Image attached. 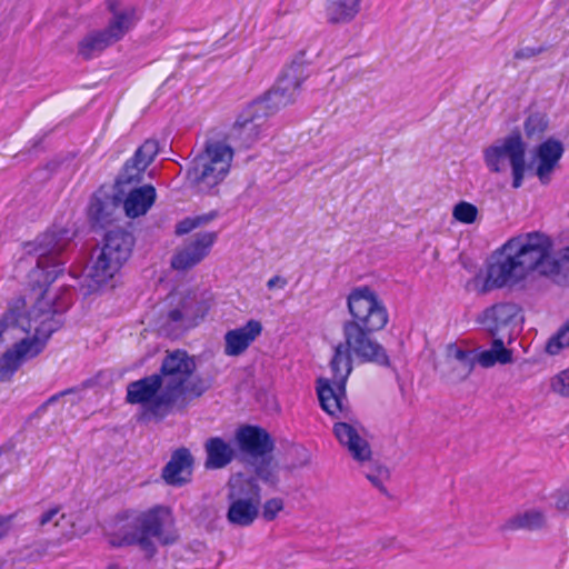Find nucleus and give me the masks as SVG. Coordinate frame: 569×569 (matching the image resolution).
<instances>
[{"label":"nucleus","instance_id":"1","mask_svg":"<svg viewBox=\"0 0 569 569\" xmlns=\"http://www.w3.org/2000/svg\"><path fill=\"white\" fill-rule=\"evenodd\" d=\"M351 316L342 323L343 341L335 347L330 361L332 377L317 380V395L321 408L332 417H347L343 409L346 382L352 371V355L362 362L390 367L386 349L373 333L388 323L389 315L382 300L369 286L353 288L347 297Z\"/></svg>","mask_w":569,"mask_h":569},{"label":"nucleus","instance_id":"2","mask_svg":"<svg viewBox=\"0 0 569 569\" xmlns=\"http://www.w3.org/2000/svg\"><path fill=\"white\" fill-rule=\"evenodd\" d=\"M73 233L67 228H54L41 234L34 244L37 254L36 267L29 272V286L37 295L33 306H39L36 311L37 320L32 319L34 335L31 339L41 341L43 348L53 332L58 331L64 323L62 311L69 306V300L62 297V303L49 305L44 301L47 288L63 272L67 261V249Z\"/></svg>","mask_w":569,"mask_h":569},{"label":"nucleus","instance_id":"3","mask_svg":"<svg viewBox=\"0 0 569 569\" xmlns=\"http://www.w3.org/2000/svg\"><path fill=\"white\" fill-rule=\"evenodd\" d=\"M172 526L171 511L163 506L142 512L124 511L114 518L107 533L108 542L113 548L137 546L146 558L151 559L157 553L156 541L169 546L178 540Z\"/></svg>","mask_w":569,"mask_h":569},{"label":"nucleus","instance_id":"4","mask_svg":"<svg viewBox=\"0 0 569 569\" xmlns=\"http://www.w3.org/2000/svg\"><path fill=\"white\" fill-rule=\"evenodd\" d=\"M194 357L183 349L168 350L157 376L163 390L154 405L159 413L184 410L193 399L200 398L211 387V380L196 373Z\"/></svg>","mask_w":569,"mask_h":569},{"label":"nucleus","instance_id":"5","mask_svg":"<svg viewBox=\"0 0 569 569\" xmlns=\"http://www.w3.org/2000/svg\"><path fill=\"white\" fill-rule=\"evenodd\" d=\"M233 148L224 140L207 139L187 169V179L199 191L209 192L228 176Z\"/></svg>","mask_w":569,"mask_h":569},{"label":"nucleus","instance_id":"6","mask_svg":"<svg viewBox=\"0 0 569 569\" xmlns=\"http://www.w3.org/2000/svg\"><path fill=\"white\" fill-rule=\"evenodd\" d=\"M233 148L224 140L207 139L187 169V179L199 191L209 192L228 176Z\"/></svg>","mask_w":569,"mask_h":569},{"label":"nucleus","instance_id":"7","mask_svg":"<svg viewBox=\"0 0 569 569\" xmlns=\"http://www.w3.org/2000/svg\"><path fill=\"white\" fill-rule=\"evenodd\" d=\"M119 0H107V9L112 13L107 27L89 31L77 47L78 56L91 60L107 48L120 41L137 23L139 18L133 7L119 8Z\"/></svg>","mask_w":569,"mask_h":569},{"label":"nucleus","instance_id":"8","mask_svg":"<svg viewBox=\"0 0 569 569\" xmlns=\"http://www.w3.org/2000/svg\"><path fill=\"white\" fill-rule=\"evenodd\" d=\"M136 239L122 228L106 232L102 247L89 268L88 277L97 284L107 283L130 258Z\"/></svg>","mask_w":569,"mask_h":569},{"label":"nucleus","instance_id":"9","mask_svg":"<svg viewBox=\"0 0 569 569\" xmlns=\"http://www.w3.org/2000/svg\"><path fill=\"white\" fill-rule=\"evenodd\" d=\"M505 250L516 252L528 273L560 274V261L551 253L552 241L543 233L530 232L512 238L505 243Z\"/></svg>","mask_w":569,"mask_h":569},{"label":"nucleus","instance_id":"10","mask_svg":"<svg viewBox=\"0 0 569 569\" xmlns=\"http://www.w3.org/2000/svg\"><path fill=\"white\" fill-rule=\"evenodd\" d=\"M167 311L161 315V331L167 336H177L198 326L210 309L209 301L194 293L182 296L172 292L166 299Z\"/></svg>","mask_w":569,"mask_h":569},{"label":"nucleus","instance_id":"11","mask_svg":"<svg viewBox=\"0 0 569 569\" xmlns=\"http://www.w3.org/2000/svg\"><path fill=\"white\" fill-rule=\"evenodd\" d=\"M527 146L519 131L496 141L483 150V161L490 172L501 173L507 170V161L512 170V187L522 186L526 171Z\"/></svg>","mask_w":569,"mask_h":569},{"label":"nucleus","instance_id":"12","mask_svg":"<svg viewBox=\"0 0 569 569\" xmlns=\"http://www.w3.org/2000/svg\"><path fill=\"white\" fill-rule=\"evenodd\" d=\"M309 77L305 62L295 59L278 78L274 86L266 94L253 102V108L258 109L267 118L277 113L282 108L295 102L299 94L302 82Z\"/></svg>","mask_w":569,"mask_h":569},{"label":"nucleus","instance_id":"13","mask_svg":"<svg viewBox=\"0 0 569 569\" xmlns=\"http://www.w3.org/2000/svg\"><path fill=\"white\" fill-rule=\"evenodd\" d=\"M229 508L227 520L234 526L248 527L258 518L261 503L260 487L254 478L241 475L228 483Z\"/></svg>","mask_w":569,"mask_h":569},{"label":"nucleus","instance_id":"14","mask_svg":"<svg viewBox=\"0 0 569 569\" xmlns=\"http://www.w3.org/2000/svg\"><path fill=\"white\" fill-rule=\"evenodd\" d=\"M26 299L20 297L11 302L7 311L0 317V349L3 346H12L23 339H30L28 335L32 330V319L37 320L36 311L39 306H33L23 313Z\"/></svg>","mask_w":569,"mask_h":569},{"label":"nucleus","instance_id":"15","mask_svg":"<svg viewBox=\"0 0 569 569\" xmlns=\"http://www.w3.org/2000/svg\"><path fill=\"white\" fill-rule=\"evenodd\" d=\"M528 276L517 253L505 250V244L496 254V260L488 267L485 289L515 286Z\"/></svg>","mask_w":569,"mask_h":569},{"label":"nucleus","instance_id":"16","mask_svg":"<svg viewBox=\"0 0 569 569\" xmlns=\"http://www.w3.org/2000/svg\"><path fill=\"white\" fill-rule=\"evenodd\" d=\"M267 117L250 103L239 114L232 128L229 130L224 141L233 143L237 148L249 149L260 138L261 127Z\"/></svg>","mask_w":569,"mask_h":569},{"label":"nucleus","instance_id":"17","mask_svg":"<svg viewBox=\"0 0 569 569\" xmlns=\"http://www.w3.org/2000/svg\"><path fill=\"white\" fill-rule=\"evenodd\" d=\"M43 350L37 339H23L7 349L0 357V382H9L14 373L29 359L36 358Z\"/></svg>","mask_w":569,"mask_h":569},{"label":"nucleus","instance_id":"18","mask_svg":"<svg viewBox=\"0 0 569 569\" xmlns=\"http://www.w3.org/2000/svg\"><path fill=\"white\" fill-rule=\"evenodd\" d=\"M163 390L161 379L157 373L147 376L137 381H132L127 387V402L132 405H142L147 412L158 419H163L169 413H159L154 405Z\"/></svg>","mask_w":569,"mask_h":569},{"label":"nucleus","instance_id":"19","mask_svg":"<svg viewBox=\"0 0 569 569\" xmlns=\"http://www.w3.org/2000/svg\"><path fill=\"white\" fill-rule=\"evenodd\" d=\"M216 240V232L206 231L196 233L190 242L173 254L171 267L180 271L194 267L208 256Z\"/></svg>","mask_w":569,"mask_h":569},{"label":"nucleus","instance_id":"20","mask_svg":"<svg viewBox=\"0 0 569 569\" xmlns=\"http://www.w3.org/2000/svg\"><path fill=\"white\" fill-rule=\"evenodd\" d=\"M520 312L518 305L512 302L497 303L490 308H487L480 322L483 325L486 330L492 338H508L510 341L511 330L510 326L515 322L516 317Z\"/></svg>","mask_w":569,"mask_h":569},{"label":"nucleus","instance_id":"21","mask_svg":"<svg viewBox=\"0 0 569 569\" xmlns=\"http://www.w3.org/2000/svg\"><path fill=\"white\" fill-rule=\"evenodd\" d=\"M239 449L254 458L264 457L274 449L271 436L257 426H243L236 432Z\"/></svg>","mask_w":569,"mask_h":569},{"label":"nucleus","instance_id":"22","mask_svg":"<svg viewBox=\"0 0 569 569\" xmlns=\"http://www.w3.org/2000/svg\"><path fill=\"white\" fill-rule=\"evenodd\" d=\"M476 363L472 350H463L456 345H449L442 375L450 382H460L469 377Z\"/></svg>","mask_w":569,"mask_h":569},{"label":"nucleus","instance_id":"23","mask_svg":"<svg viewBox=\"0 0 569 569\" xmlns=\"http://www.w3.org/2000/svg\"><path fill=\"white\" fill-rule=\"evenodd\" d=\"M193 458L189 449L174 450L162 469L161 477L167 485L181 487L190 481Z\"/></svg>","mask_w":569,"mask_h":569},{"label":"nucleus","instance_id":"24","mask_svg":"<svg viewBox=\"0 0 569 569\" xmlns=\"http://www.w3.org/2000/svg\"><path fill=\"white\" fill-rule=\"evenodd\" d=\"M333 433L339 443L347 448L353 460L362 463L371 459L372 451L369 442L359 435L352 425L336 422Z\"/></svg>","mask_w":569,"mask_h":569},{"label":"nucleus","instance_id":"25","mask_svg":"<svg viewBox=\"0 0 569 569\" xmlns=\"http://www.w3.org/2000/svg\"><path fill=\"white\" fill-rule=\"evenodd\" d=\"M262 325L258 320H249L244 326L229 330L224 336V353L227 356H239L261 333Z\"/></svg>","mask_w":569,"mask_h":569},{"label":"nucleus","instance_id":"26","mask_svg":"<svg viewBox=\"0 0 569 569\" xmlns=\"http://www.w3.org/2000/svg\"><path fill=\"white\" fill-rule=\"evenodd\" d=\"M563 153V146L560 141L548 139L537 149L538 166L536 174L542 184L550 181L551 173L556 169Z\"/></svg>","mask_w":569,"mask_h":569},{"label":"nucleus","instance_id":"27","mask_svg":"<svg viewBox=\"0 0 569 569\" xmlns=\"http://www.w3.org/2000/svg\"><path fill=\"white\" fill-rule=\"evenodd\" d=\"M157 191L152 184H143L128 191L123 201V209L129 218L144 216L153 206Z\"/></svg>","mask_w":569,"mask_h":569},{"label":"nucleus","instance_id":"28","mask_svg":"<svg viewBox=\"0 0 569 569\" xmlns=\"http://www.w3.org/2000/svg\"><path fill=\"white\" fill-rule=\"evenodd\" d=\"M207 469H222L228 466L233 457L234 450L220 437L209 438L204 443Z\"/></svg>","mask_w":569,"mask_h":569},{"label":"nucleus","instance_id":"29","mask_svg":"<svg viewBox=\"0 0 569 569\" xmlns=\"http://www.w3.org/2000/svg\"><path fill=\"white\" fill-rule=\"evenodd\" d=\"M546 513L539 509H528L509 518L502 526V531L527 530L536 531L546 528Z\"/></svg>","mask_w":569,"mask_h":569},{"label":"nucleus","instance_id":"30","mask_svg":"<svg viewBox=\"0 0 569 569\" xmlns=\"http://www.w3.org/2000/svg\"><path fill=\"white\" fill-rule=\"evenodd\" d=\"M361 0H328L327 19L332 24L351 22L360 12Z\"/></svg>","mask_w":569,"mask_h":569},{"label":"nucleus","instance_id":"31","mask_svg":"<svg viewBox=\"0 0 569 569\" xmlns=\"http://www.w3.org/2000/svg\"><path fill=\"white\" fill-rule=\"evenodd\" d=\"M512 361V352L505 347V341L501 338H493L490 350H486L476 356V362L482 367L489 368L499 362L502 365Z\"/></svg>","mask_w":569,"mask_h":569},{"label":"nucleus","instance_id":"32","mask_svg":"<svg viewBox=\"0 0 569 569\" xmlns=\"http://www.w3.org/2000/svg\"><path fill=\"white\" fill-rule=\"evenodd\" d=\"M116 209L117 204L113 199L94 197L90 202L88 213L93 222L104 226L111 222Z\"/></svg>","mask_w":569,"mask_h":569},{"label":"nucleus","instance_id":"33","mask_svg":"<svg viewBox=\"0 0 569 569\" xmlns=\"http://www.w3.org/2000/svg\"><path fill=\"white\" fill-rule=\"evenodd\" d=\"M144 171L146 169L142 166L136 163L132 159H128L116 179L119 191L124 192L123 187L127 184L140 183Z\"/></svg>","mask_w":569,"mask_h":569},{"label":"nucleus","instance_id":"34","mask_svg":"<svg viewBox=\"0 0 569 569\" xmlns=\"http://www.w3.org/2000/svg\"><path fill=\"white\" fill-rule=\"evenodd\" d=\"M566 347H569V319L549 338L546 351L549 355H558Z\"/></svg>","mask_w":569,"mask_h":569},{"label":"nucleus","instance_id":"35","mask_svg":"<svg viewBox=\"0 0 569 569\" xmlns=\"http://www.w3.org/2000/svg\"><path fill=\"white\" fill-rule=\"evenodd\" d=\"M452 216L459 222L470 224L476 221L478 209L470 202L460 201L453 207Z\"/></svg>","mask_w":569,"mask_h":569},{"label":"nucleus","instance_id":"36","mask_svg":"<svg viewBox=\"0 0 569 569\" xmlns=\"http://www.w3.org/2000/svg\"><path fill=\"white\" fill-rule=\"evenodd\" d=\"M366 478L385 496H389L385 482L390 478V471L385 466H377L375 469L366 472Z\"/></svg>","mask_w":569,"mask_h":569},{"label":"nucleus","instance_id":"37","mask_svg":"<svg viewBox=\"0 0 569 569\" xmlns=\"http://www.w3.org/2000/svg\"><path fill=\"white\" fill-rule=\"evenodd\" d=\"M547 128V120L540 113H532L528 116L525 121V132L528 138L541 134Z\"/></svg>","mask_w":569,"mask_h":569},{"label":"nucleus","instance_id":"38","mask_svg":"<svg viewBox=\"0 0 569 569\" xmlns=\"http://www.w3.org/2000/svg\"><path fill=\"white\" fill-rule=\"evenodd\" d=\"M256 475L259 479L268 483H276L277 477L271 466V458L262 457L259 465L256 466Z\"/></svg>","mask_w":569,"mask_h":569},{"label":"nucleus","instance_id":"39","mask_svg":"<svg viewBox=\"0 0 569 569\" xmlns=\"http://www.w3.org/2000/svg\"><path fill=\"white\" fill-rule=\"evenodd\" d=\"M551 389L563 397H569V368L551 380Z\"/></svg>","mask_w":569,"mask_h":569},{"label":"nucleus","instance_id":"40","mask_svg":"<svg viewBox=\"0 0 569 569\" xmlns=\"http://www.w3.org/2000/svg\"><path fill=\"white\" fill-rule=\"evenodd\" d=\"M283 509V501L280 498H272L264 502L262 516L267 521L273 520L278 512Z\"/></svg>","mask_w":569,"mask_h":569},{"label":"nucleus","instance_id":"41","mask_svg":"<svg viewBox=\"0 0 569 569\" xmlns=\"http://www.w3.org/2000/svg\"><path fill=\"white\" fill-rule=\"evenodd\" d=\"M547 51L546 46H539V47H525L515 52V59L522 60V59H530L532 57H536L538 54L543 53Z\"/></svg>","mask_w":569,"mask_h":569},{"label":"nucleus","instance_id":"42","mask_svg":"<svg viewBox=\"0 0 569 569\" xmlns=\"http://www.w3.org/2000/svg\"><path fill=\"white\" fill-rule=\"evenodd\" d=\"M159 152V146L156 140L148 139L139 148L138 153H146L149 159H154Z\"/></svg>","mask_w":569,"mask_h":569},{"label":"nucleus","instance_id":"43","mask_svg":"<svg viewBox=\"0 0 569 569\" xmlns=\"http://www.w3.org/2000/svg\"><path fill=\"white\" fill-rule=\"evenodd\" d=\"M198 228L194 218H186L176 226V233L179 236L189 233L193 229Z\"/></svg>","mask_w":569,"mask_h":569},{"label":"nucleus","instance_id":"44","mask_svg":"<svg viewBox=\"0 0 569 569\" xmlns=\"http://www.w3.org/2000/svg\"><path fill=\"white\" fill-rule=\"evenodd\" d=\"M556 509L565 516H569V492L559 495L555 502Z\"/></svg>","mask_w":569,"mask_h":569},{"label":"nucleus","instance_id":"45","mask_svg":"<svg viewBox=\"0 0 569 569\" xmlns=\"http://www.w3.org/2000/svg\"><path fill=\"white\" fill-rule=\"evenodd\" d=\"M14 518H16V513H11L8 516H0V540L9 533V531L11 529V523Z\"/></svg>","mask_w":569,"mask_h":569},{"label":"nucleus","instance_id":"46","mask_svg":"<svg viewBox=\"0 0 569 569\" xmlns=\"http://www.w3.org/2000/svg\"><path fill=\"white\" fill-rule=\"evenodd\" d=\"M73 392V389H66L59 393H56L53 396H51L47 401H44L39 408H38V412H42L47 409L48 406L50 405H53L56 403L61 397L66 396V395H69Z\"/></svg>","mask_w":569,"mask_h":569},{"label":"nucleus","instance_id":"47","mask_svg":"<svg viewBox=\"0 0 569 569\" xmlns=\"http://www.w3.org/2000/svg\"><path fill=\"white\" fill-rule=\"evenodd\" d=\"M60 511V508L59 507H54V508H51L49 509L48 511H46L39 519V525L41 527L48 525L49 522L52 521V519L58 515V512Z\"/></svg>","mask_w":569,"mask_h":569},{"label":"nucleus","instance_id":"48","mask_svg":"<svg viewBox=\"0 0 569 569\" xmlns=\"http://www.w3.org/2000/svg\"><path fill=\"white\" fill-rule=\"evenodd\" d=\"M287 283H288V281L286 278L280 277V276H274L271 279H269V281L267 282V287L269 290H272L277 287L284 288L287 286Z\"/></svg>","mask_w":569,"mask_h":569},{"label":"nucleus","instance_id":"49","mask_svg":"<svg viewBox=\"0 0 569 569\" xmlns=\"http://www.w3.org/2000/svg\"><path fill=\"white\" fill-rule=\"evenodd\" d=\"M136 163L142 166L144 169L148 168V166L153 161L152 159H149L146 153H138V149L136 150L133 157H131Z\"/></svg>","mask_w":569,"mask_h":569},{"label":"nucleus","instance_id":"50","mask_svg":"<svg viewBox=\"0 0 569 569\" xmlns=\"http://www.w3.org/2000/svg\"><path fill=\"white\" fill-rule=\"evenodd\" d=\"M216 217H217V212L216 211H211L209 213L194 217V220L197 222V227H200L202 224H206V223L210 222Z\"/></svg>","mask_w":569,"mask_h":569},{"label":"nucleus","instance_id":"51","mask_svg":"<svg viewBox=\"0 0 569 569\" xmlns=\"http://www.w3.org/2000/svg\"><path fill=\"white\" fill-rule=\"evenodd\" d=\"M558 260L560 261V273L562 271H569V248H566L562 257Z\"/></svg>","mask_w":569,"mask_h":569}]
</instances>
